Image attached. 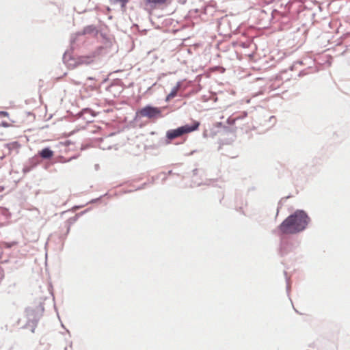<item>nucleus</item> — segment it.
I'll return each mask as SVG.
<instances>
[{
    "label": "nucleus",
    "instance_id": "obj_1",
    "mask_svg": "<svg viewBox=\"0 0 350 350\" xmlns=\"http://www.w3.org/2000/svg\"><path fill=\"white\" fill-rule=\"evenodd\" d=\"M310 221V218L303 211H297L286 218L280 225L283 234H296L304 230Z\"/></svg>",
    "mask_w": 350,
    "mask_h": 350
},
{
    "label": "nucleus",
    "instance_id": "obj_2",
    "mask_svg": "<svg viewBox=\"0 0 350 350\" xmlns=\"http://www.w3.org/2000/svg\"><path fill=\"white\" fill-rule=\"evenodd\" d=\"M199 126L200 122L195 121L191 126L184 125L177 128L176 129L169 130L166 133V137L170 141L173 140L183 135L184 134L189 133L197 130Z\"/></svg>",
    "mask_w": 350,
    "mask_h": 350
},
{
    "label": "nucleus",
    "instance_id": "obj_3",
    "mask_svg": "<svg viewBox=\"0 0 350 350\" xmlns=\"http://www.w3.org/2000/svg\"><path fill=\"white\" fill-rule=\"evenodd\" d=\"M138 114L142 117H146L150 119L162 117V109L150 105L142 108Z\"/></svg>",
    "mask_w": 350,
    "mask_h": 350
},
{
    "label": "nucleus",
    "instance_id": "obj_4",
    "mask_svg": "<svg viewBox=\"0 0 350 350\" xmlns=\"http://www.w3.org/2000/svg\"><path fill=\"white\" fill-rule=\"evenodd\" d=\"M95 57V53H93L91 55L81 56L79 58L78 62L80 64H90L94 61Z\"/></svg>",
    "mask_w": 350,
    "mask_h": 350
},
{
    "label": "nucleus",
    "instance_id": "obj_5",
    "mask_svg": "<svg viewBox=\"0 0 350 350\" xmlns=\"http://www.w3.org/2000/svg\"><path fill=\"white\" fill-rule=\"evenodd\" d=\"M54 153H53V151H52L51 149H49V148H45L44 149H42L40 152H39V155L42 158V159H51L53 157Z\"/></svg>",
    "mask_w": 350,
    "mask_h": 350
},
{
    "label": "nucleus",
    "instance_id": "obj_6",
    "mask_svg": "<svg viewBox=\"0 0 350 350\" xmlns=\"http://www.w3.org/2000/svg\"><path fill=\"white\" fill-rule=\"evenodd\" d=\"M180 83H177V85L172 90L170 93L166 97V101H169L174 97L177 95V93L180 89Z\"/></svg>",
    "mask_w": 350,
    "mask_h": 350
},
{
    "label": "nucleus",
    "instance_id": "obj_7",
    "mask_svg": "<svg viewBox=\"0 0 350 350\" xmlns=\"http://www.w3.org/2000/svg\"><path fill=\"white\" fill-rule=\"evenodd\" d=\"M8 116V113L6 111H0V117H7Z\"/></svg>",
    "mask_w": 350,
    "mask_h": 350
},
{
    "label": "nucleus",
    "instance_id": "obj_8",
    "mask_svg": "<svg viewBox=\"0 0 350 350\" xmlns=\"http://www.w3.org/2000/svg\"><path fill=\"white\" fill-rule=\"evenodd\" d=\"M157 1H148V3H157Z\"/></svg>",
    "mask_w": 350,
    "mask_h": 350
}]
</instances>
